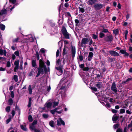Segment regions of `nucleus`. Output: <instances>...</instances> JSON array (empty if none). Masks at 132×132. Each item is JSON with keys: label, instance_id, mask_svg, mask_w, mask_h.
Returning a JSON list of instances; mask_svg holds the SVG:
<instances>
[{"label": "nucleus", "instance_id": "nucleus-1", "mask_svg": "<svg viewBox=\"0 0 132 132\" xmlns=\"http://www.w3.org/2000/svg\"><path fill=\"white\" fill-rule=\"evenodd\" d=\"M38 70L42 72H43L44 70L45 72L46 71L47 68L43 61L41 60L39 61V66L38 68Z\"/></svg>", "mask_w": 132, "mask_h": 132}, {"label": "nucleus", "instance_id": "nucleus-2", "mask_svg": "<svg viewBox=\"0 0 132 132\" xmlns=\"http://www.w3.org/2000/svg\"><path fill=\"white\" fill-rule=\"evenodd\" d=\"M16 2V0H9V5L10 6L9 7V12H11L12 10L15 7L16 4H15Z\"/></svg>", "mask_w": 132, "mask_h": 132}, {"label": "nucleus", "instance_id": "nucleus-3", "mask_svg": "<svg viewBox=\"0 0 132 132\" xmlns=\"http://www.w3.org/2000/svg\"><path fill=\"white\" fill-rule=\"evenodd\" d=\"M62 33L66 38L69 39L70 35L67 32L65 28H63L62 30Z\"/></svg>", "mask_w": 132, "mask_h": 132}, {"label": "nucleus", "instance_id": "nucleus-4", "mask_svg": "<svg viewBox=\"0 0 132 132\" xmlns=\"http://www.w3.org/2000/svg\"><path fill=\"white\" fill-rule=\"evenodd\" d=\"M57 124L58 126H60L61 125L64 126L65 123L64 121L61 118H60L57 121Z\"/></svg>", "mask_w": 132, "mask_h": 132}, {"label": "nucleus", "instance_id": "nucleus-5", "mask_svg": "<svg viewBox=\"0 0 132 132\" xmlns=\"http://www.w3.org/2000/svg\"><path fill=\"white\" fill-rule=\"evenodd\" d=\"M111 89L115 93H116L117 92V88L116 84L115 82H113L111 87Z\"/></svg>", "mask_w": 132, "mask_h": 132}, {"label": "nucleus", "instance_id": "nucleus-6", "mask_svg": "<svg viewBox=\"0 0 132 132\" xmlns=\"http://www.w3.org/2000/svg\"><path fill=\"white\" fill-rule=\"evenodd\" d=\"M55 68L57 70V71L56 72L57 75L58 76L61 75L63 72L62 67H56Z\"/></svg>", "mask_w": 132, "mask_h": 132}, {"label": "nucleus", "instance_id": "nucleus-7", "mask_svg": "<svg viewBox=\"0 0 132 132\" xmlns=\"http://www.w3.org/2000/svg\"><path fill=\"white\" fill-rule=\"evenodd\" d=\"M104 39L106 42H111L113 40V37L112 35H110L105 37Z\"/></svg>", "mask_w": 132, "mask_h": 132}, {"label": "nucleus", "instance_id": "nucleus-8", "mask_svg": "<svg viewBox=\"0 0 132 132\" xmlns=\"http://www.w3.org/2000/svg\"><path fill=\"white\" fill-rule=\"evenodd\" d=\"M103 6V5L101 4H97L94 5V7L96 9L99 10L102 8Z\"/></svg>", "mask_w": 132, "mask_h": 132}, {"label": "nucleus", "instance_id": "nucleus-9", "mask_svg": "<svg viewBox=\"0 0 132 132\" xmlns=\"http://www.w3.org/2000/svg\"><path fill=\"white\" fill-rule=\"evenodd\" d=\"M109 53L112 56H117L119 55V54L117 52L114 51H109Z\"/></svg>", "mask_w": 132, "mask_h": 132}, {"label": "nucleus", "instance_id": "nucleus-10", "mask_svg": "<svg viewBox=\"0 0 132 132\" xmlns=\"http://www.w3.org/2000/svg\"><path fill=\"white\" fill-rule=\"evenodd\" d=\"M88 39L87 38H83L81 41V44L82 45L83 44H87L88 42Z\"/></svg>", "mask_w": 132, "mask_h": 132}, {"label": "nucleus", "instance_id": "nucleus-11", "mask_svg": "<svg viewBox=\"0 0 132 132\" xmlns=\"http://www.w3.org/2000/svg\"><path fill=\"white\" fill-rule=\"evenodd\" d=\"M19 60L15 61L14 63V64L15 67L14 68L15 70H18L19 69Z\"/></svg>", "mask_w": 132, "mask_h": 132}, {"label": "nucleus", "instance_id": "nucleus-12", "mask_svg": "<svg viewBox=\"0 0 132 132\" xmlns=\"http://www.w3.org/2000/svg\"><path fill=\"white\" fill-rule=\"evenodd\" d=\"M57 109H54L51 110L50 112L51 113L53 114H54L55 112H57L59 114H60L61 113V110L60 111H57Z\"/></svg>", "mask_w": 132, "mask_h": 132}, {"label": "nucleus", "instance_id": "nucleus-13", "mask_svg": "<svg viewBox=\"0 0 132 132\" xmlns=\"http://www.w3.org/2000/svg\"><path fill=\"white\" fill-rule=\"evenodd\" d=\"M69 50V48L66 46H65L63 48V55L66 54Z\"/></svg>", "mask_w": 132, "mask_h": 132}, {"label": "nucleus", "instance_id": "nucleus-14", "mask_svg": "<svg viewBox=\"0 0 132 132\" xmlns=\"http://www.w3.org/2000/svg\"><path fill=\"white\" fill-rule=\"evenodd\" d=\"M97 1V0H88V4L92 5L95 3Z\"/></svg>", "mask_w": 132, "mask_h": 132}, {"label": "nucleus", "instance_id": "nucleus-15", "mask_svg": "<svg viewBox=\"0 0 132 132\" xmlns=\"http://www.w3.org/2000/svg\"><path fill=\"white\" fill-rule=\"evenodd\" d=\"M71 53L72 55V57H75L76 53V49L75 47L72 46L71 47Z\"/></svg>", "mask_w": 132, "mask_h": 132}, {"label": "nucleus", "instance_id": "nucleus-16", "mask_svg": "<svg viewBox=\"0 0 132 132\" xmlns=\"http://www.w3.org/2000/svg\"><path fill=\"white\" fill-rule=\"evenodd\" d=\"M28 37L29 40L31 42H33L35 39V38H34L31 35H28Z\"/></svg>", "mask_w": 132, "mask_h": 132}, {"label": "nucleus", "instance_id": "nucleus-17", "mask_svg": "<svg viewBox=\"0 0 132 132\" xmlns=\"http://www.w3.org/2000/svg\"><path fill=\"white\" fill-rule=\"evenodd\" d=\"M93 53L92 52H89L88 57V60L89 61H90L93 57Z\"/></svg>", "mask_w": 132, "mask_h": 132}, {"label": "nucleus", "instance_id": "nucleus-18", "mask_svg": "<svg viewBox=\"0 0 132 132\" xmlns=\"http://www.w3.org/2000/svg\"><path fill=\"white\" fill-rule=\"evenodd\" d=\"M52 104V102H47L46 103L45 105V107L50 108L51 107Z\"/></svg>", "mask_w": 132, "mask_h": 132}, {"label": "nucleus", "instance_id": "nucleus-19", "mask_svg": "<svg viewBox=\"0 0 132 132\" xmlns=\"http://www.w3.org/2000/svg\"><path fill=\"white\" fill-rule=\"evenodd\" d=\"M118 118V117L116 114H114L112 117V120L113 122L115 123Z\"/></svg>", "mask_w": 132, "mask_h": 132}, {"label": "nucleus", "instance_id": "nucleus-20", "mask_svg": "<svg viewBox=\"0 0 132 132\" xmlns=\"http://www.w3.org/2000/svg\"><path fill=\"white\" fill-rule=\"evenodd\" d=\"M6 12L7 10L5 9H4L2 10L0 12V17L1 16L5 14L6 13Z\"/></svg>", "mask_w": 132, "mask_h": 132}, {"label": "nucleus", "instance_id": "nucleus-21", "mask_svg": "<svg viewBox=\"0 0 132 132\" xmlns=\"http://www.w3.org/2000/svg\"><path fill=\"white\" fill-rule=\"evenodd\" d=\"M0 54L1 55H4L5 56L6 55V51L5 50H3L0 49Z\"/></svg>", "mask_w": 132, "mask_h": 132}, {"label": "nucleus", "instance_id": "nucleus-22", "mask_svg": "<svg viewBox=\"0 0 132 132\" xmlns=\"http://www.w3.org/2000/svg\"><path fill=\"white\" fill-rule=\"evenodd\" d=\"M96 86L99 89H100L102 87V83L98 82L96 84Z\"/></svg>", "mask_w": 132, "mask_h": 132}, {"label": "nucleus", "instance_id": "nucleus-23", "mask_svg": "<svg viewBox=\"0 0 132 132\" xmlns=\"http://www.w3.org/2000/svg\"><path fill=\"white\" fill-rule=\"evenodd\" d=\"M31 64L32 66L33 67L36 68L37 67V65L36 64V61L35 60H33L31 62Z\"/></svg>", "mask_w": 132, "mask_h": 132}, {"label": "nucleus", "instance_id": "nucleus-24", "mask_svg": "<svg viewBox=\"0 0 132 132\" xmlns=\"http://www.w3.org/2000/svg\"><path fill=\"white\" fill-rule=\"evenodd\" d=\"M28 90L29 91V93L30 94H31L32 93V88H31V85H30L28 87Z\"/></svg>", "mask_w": 132, "mask_h": 132}, {"label": "nucleus", "instance_id": "nucleus-25", "mask_svg": "<svg viewBox=\"0 0 132 132\" xmlns=\"http://www.w3.org/2000/svg\"><path fill=\"white\" fill-rule=\"evenodd\" d=\"M20 127L21 129L25 131H27V129L26 126L23 125H20Z\"/></svg>", "mask_w": 132, "mask_h": 132}, {"label": "nucleus", "instance_id": "nucleus-26", "mask_svg": "<svg viewBox=\"0 0 132 132\" xmlns=\"http://www.w3.org/2000/svg\"><path fill=\"white\" fill-rule=\"evenodd\" d=\"M35 125H34L32 124L30 125V128L31 130H33L35 129Z\"/></svg>", "mask_w": 132, "mask_h": 132}, {"label": "nucleus", "instance_id": "nucleus-27", "mask_svg": "<svg viewBox=\"0 0 132 132\" xmlns=\"http://www.w3.org/2000/svg\"><path fill=\"white\" fill-rule=\"evenodd\" d=\"M49 125L51 127H54V122L52 120L50 121L49 122Z\"/></svg>", "mask_w": 132, "mask_h": 132}, {"label": "nucleus", "instance_id": "nucleus-28", "mask_svg": "<svg viewBox=\"0 0 132 132\" xmlns=\"http://www.w3.org/2000/svg\"><path fill=\"white\" fill-rule=\"evenodd\" d=\"M65 16L67 17L68 18L72 19L71 14L69 12H67L65 13Z\"/></svg>", "mask_w": 132, "mask_h": 132}, {"label": "nucleus", "instance_id": "nucleus-29", "mask_svg": "<svg viewBox=\"0 0 132 132\" xmlns=\"http://www.w3.org/2000/svg\"><path fill=\"white\" fill-rule=\"evenodd\" d=\"M119 30L117 29L113 30V33L115 35H117L119 34Z\"/></svg>", "mask_w": 132, "mask_h": 132}, {"label": "nucleus", "instance_id": "nucleus-30", "mask_svg": "<svg viewBox=\"0 0 132 132\" xmlns=\"http://www.w3.org/2000/svg\"><path fill=\"white\" fill-rule=\"evenodd\" d=\"M69 18H68V24L70 26H71L72 24V21Z\"/></svg>", "mask_w": 132, "mask_h": 132}, {"label": "nucleus", "instance_id": "nucleus-31", "mask_svg": "<svg viewBox=\"0 0 132 132\" xmlns=\"http://www.w3.org/2000/svg\"><path fill=\"white\" fill-rule=\"evenodd\" d=\"M13 79L16 82H17L18 81V76L17 75H14Z\"/></svg>", "mask_w": 132, "mask_h": 132}, {"label": "nucleus", "instance_id": "nucleus-32", "mask_svg": "<svg viewBox=\"0 0 132 132\" xmlns=\"http://www.w3.org/2000/svg\"><path fill=\"white\" fill-rule=\"evenodd\" d=\"M0 27L1 29L2 30H4L5 29V25H4L3 24H0Z\"/></svg>", "mask_w": 132, "mask_h": 132}, {"label": "nucleus", "instance_id": "nucleus-33", "mask_svg": "<svg viewBox=\"0 0 132 132\" xmlns=\"http://www.w3.org/2000/svg\"><path fill=\"white\" fill-rule=\"evenodd\" d=\"M61 62L60 59H59L56 62V65L57 66L60 65Z\"/></svg>", "mask_w": 132, "mask_h": 132}, {"label": "nucleus", "instance_id": "nucleus-34", "mask_svg": "<svg viewBox=\"0 0 132 132\" xmlns=\"http://www.w3.org/2000/svg\"><path fill=\"white\" fill-rule=\"evenodd\" d=\"M57 109V111H60L61 110V113L63 111V109H62L61 107L60 106H58L57 108H56Z\"/></svg>", "mask_w": 132, "mask_h": 132}, {"label": "nucleus", "instance_id": "nucleus-35", "mask_svg": "<svg viewBox=\"0 0 132 132\" xmlns=\"http://www.w3.org/2000/svg\"><path fill=\"white\" fill-rule=\"evenodd\" d=\"M8 114H7L4 118V119L6 120V123L7 124L8 123Z\"/></svg>", "mask_w": 132, "mask_h": 132}, {"label": "nucleus", "instance_id": "nucleus-36", "mask_svg": "<svg viewBox=\"0 0 132 132\" xmlns=\"http://www.w3.org/2000/svg\"><path fill=\"white\" fill-rule=\"evenodd\" d=\"M13 100L12 98H10L9 99V105H11L13 103Z\"/></svg>", "mask_w": 132, "mask_h": 132}, {"label": "nucleus", "instance_id": "nucleus-37", "mask_svg": "<svg viewBox=\"0 0 132 132\" xmlns=\"http://www.w3.org/2000/svg\"><path fill=\"white\" fill-rule=\"evenodd\" d=\"M28 120L30 122H31L33 120L32 118L31 115H30L28 117Z\"/></svg>", "mask_w": 132, "mask_h": 132}, {"label": "nucleus", "instance_id": "nucleus-38", "mask_svg": "<svg viewBox=\"0 0 132 132\" xmlns=\"http://www.w3.org/2000/svg\"><path fill=\"white\" fill-rule=\"evenodd\" d=\"M31 98H30L29 99L28 102V106L29 108L31 106Z\"/></svg>", "mask_w": 132, "mask_h": 132}, {"label": "nucleus", "instance_id": "nucleus-39", "mask_svg": "<svg viewBox=\"0 0 132 132\" xmlns=\"http://www.w3.org/2000/svg\"><path fill=\"white\" fill-rule=\"evenodd\" d=\"M19 40V38L17 37L16 38L13 39V42L14 43H16L18 42Z\"/></svg>", "mask_w": 132, "mask_h": 132}, {"label": "nucleus", "instance_id": "nucleus-40", "mask_svg": "<svg viewBox=\"0 0 132 132\" xmlns=\"http://www.w3.org/2000/svg\"><path fill=\"white\" fill-rule=\"evenodd\" d=\"M10 95L11 97L13 98L14 97V94L13 91H11L10 93Z\"/></svg>", "mask_w": 132, "mask_h": 132}, {"label": "nucleus", "instance_id": "nucleus-41", "mask_svg": "<svg viewBox=\"0 0 132 132\" xmlns=\"http://www.w3.org/2000/svg\"><path fill=\"white\" fill-rule=\"evenodd\" d=\"M3 92L5 94V97H6V94L7 93L8 89H6L5 88H4Z\"/></svg>", "mask_w": 132, "mask_h": 132}, {"label": "nucleus", "instance_id": "nucleus-42", "mask_svg": "<svg viewBox=\"0 0 132 132\" xmlns=\"http://www.w3.org/2000/svg\"><path fill=\"white\" fill-rule=\"evenodd\" d=\"M103 32H101L100 33V37L101 38H102L104 37V34H103Z\"/></svg>", "mask_w": 132, "mask_h": 132}, {"label": "nucleus", "instance_id": "nucleus-43", "mask_svg": "<svg viewBox=\"0 0 132 132\" xmlns=\"http://www.w3.org/2000/svg\"><path fill=\"white\" fill-rule=\"evenodd\" d=\"M125 110L124 109H121L120 110V113H125Z\"/></svg>", "mask_w": 132, "mask_h": 132}, {"label": "nucleus", "instance_id": "nucleus-44", "mask_svg": "<svg viewBox=\"0 0 132 132\" xmlns=\"http://www.w3.org/2000/svg\"><path fill=\"white\" fill-rule=\"evenodd\" d=\"M43 116L44 118L46 119L48 118V116L47 114H43Z\"/></svg>", "mask_w": 132, "mask_h": 132}, {"label": "nucleus", "instance_id": "nucleus-45", "mask_svg": "<svg viewBox=\"0 0 132 132\" xmlns=\"http://www.w3.org/2000/svg\"><path fill=\"white\" fill-rule=\"evenodd\" d=\"M132 79V78H128L124 82V83H126L127 82L130 81H131Z\"/></svg>", "mask_w": 132, "mask_h": 132}, {"label": "nucleus", "instance_id": "nucleus-46", "mask_svg": "<svg viewBox=\"0 0 132 132\" xmlns=\"http://www.w3.org/2000/svg\"><path fill=\"white\" fill-rule=\"evenodd\" d=\"M79 11L80 12H81L82 13H83L84 12V10L82 8L79 7Z\"/></svg>", "mask_w": 132, "mask_h": 132}, {"label": "nucleus", "instance_id": "nucleus-47", "mask_svg": "<svg viewBox=\"0 0 132 132\" xmlns=\"http://www.w3.org/2000/svg\"><path fill=\"white\" fill-rule=\"evenodd\" d=\"M36 55L37 59L39 60V56L38 52H36Z\"/></svg>", "mask_w": 132, "mask_h": 132}, {"label": "nucleus", "instance_id": "nucleus-48", "mask_svg": "<svg viewBox=\"0 0 132 132\" xmlns=\"http://www.w3.org/2000/svg\"><path fill=\"white\" fill-rule=\"evenodd\" d=\"M58 102H55L54 103V104L53 105V107L55 108V106L58 105Z\"/></svg>", "mask_w": 132, "mask_h": 132}, {"label": "nucleus", "instance_id": "nucleus-49", "mask_svg": "<svg viewBox=\"0 0 132 132\" xmlns=\"http://www.w3.org/2000/svg\"><path fill=\"white\" fill-rule=\"evenodd\" d=\"M93 38L94 39H96L98 38V36L95 34H93L92 35Z\"/></svg>", "mask_w": 132, "mask_h": 132}, {"label": "nucleus", "instance_id": "nucleus-50", "mask_svg": "<svg viewBox=\"0 0 132 132\" xmlns=\"http://www.w3.org/2000/svg\"><path fill=\"white\" fill-rule=\"evenodd\" d=\"M119 124H115L113 126V127L115 129H116L119 127Z\"/></svg>", "mask_w": 132, "mask_h": 132}, {"label": "nucleus", "instance_id": "nucleus-51", "mask_svg": "<svg viewBox=\"0 0 132 132\" xmlns=\"http://www.w3.org/2000/svg\"><path fill=\"white\" fill-rule=\"evenodd\" d=\"M40 51L42 53H44L45 52V49L44 48H42L41 49Z\"/></svg>", "mask_w": 132, "mask_h": 132}, {"label": "nucleus", "instance_id": "nucleus-52", "mask_svg": "<svg viewBox=\"0 0 132 132\" xmlns=\"http://www.w3.org/2000/svg\"><path fill=\"white\" fill-rule=\"evenodd\" d=\"M60 54V51L59 49H58L56 53V57H57L59 56Z\"/></svg>", "mask_w": 132, "mask_h": 132}, {"label": "nucleus", "instance_id": "nucleus-53", "mask_svg": "<svg viewBox=\"0 0 132 132\" xmlns=\"http://www.w3.org/2000/svg\"><path fill=\"white\" fill-rule=\"evenodd\" d=\"M102 32L105 33H107L109 32V31L108 29H104L102 31Z\"/></svg>", "mask_w": 132, "mask_h": 132}, {"label": "nucleus", "instance_id": "nucleus-54", "mask_svg": "<svg viewBox=\"0 0 132 132\" xmlns=\"http://www.w3.org/2000/svg\"><path fill=\"white\" fill-rule=\"evenodd\" d=\"M14 54L17 56H19V53L18 51H16L14 52Z\"/></svg>", "mask_w": 132, "mask_h": 132}, {"label": "nucleus", "instance_id": "nucleus-55", "mask_svg": "<svg viewBox=\"0 0 132 132\" xmlns=\"http://www.w3.org/2000/svg\"><path fill=\"white\" fill-rule=\"evenodd\" d=\"M75 22L76 24V26H77L79 22V21L78 19H75Z\"/></svg>", "mask_w": 132, "mask_h": 132}, {"label": "nucleus", "instance_id": "nucleus-56", "mask_svg": "<svg viewBox=\"0 0 132 132\" xmlns=\"http://www.w3.org/2000/svg\"><path fill=\"white\" fill-rule=\"evenodd\" d=\"M66 84H67V86H63V87L62 88L63 89H64L65 87H67L68 86V84H69V82L68 81H67L66 82H65Z\"/></svg>", "mask_w": 132, "mask_h": 132}, {"label": "nucleus", "instance_id": "nucleus-57", "mask_svg": "<svg viewBox=\"0 0 132 132\" xmlns=\"http://www.w3.org/2000/svg\"><path fill=\"white\" fill-rule=\"evenodd\" d=\"M126 52L125 51L123 50H120V53L123 54H124Z\"/></svg>", "mask_w": 132, "mask_h": 132}, {"label": "nucleus", "instance_id": "nucleus-58", "mask_svg": "<svg viewBox=\"0 0 132 132\" xmlns=\"http://www.w3.org/2000/svg\"><path fill=\"white\" fill-rule=\"evenodd\" d=\"M112 113H117V110L114 109H112Z\"/></svg>", "mask_w": 132, "mask_h": 132}, {"label": "nucleus", "instance_id": "nucleus-59", "mask_svg": "<svg viewBox=\"0 0 132 132\" xmlns=\"http://www.w3.org/2000/svg\"><path fill=\"white\" fill-rule=\"evenodd\" d=\"M79 58L80 61H82L83 60V56L81 55H80L79 56Z\"/></svg>", "mask_w": 132, "mask_h": 132}, {"label": "nucleus", "instance_id": "nucleus-60", "mask_svg": "<svg viewBox=\"0 0 132 132\" xmlns=\"http://www.w3.org/2000/svg\"><path fill=\"white\" fill-rule=\"evenodd\" d=\"M91 89L94 91L96 92L97 91V89L96 87H92L91 88Z\"/></svg>", "mask_w": 132, "mask_h": 132}, {"label": "nucleus", "instance_id": "nucleus-61", "mask_svg": "<svg viewBox=\"0 0 132 132\" xmlns=\"http://www.w3.org/2000/svg\"><path fill=\"white\" fill-rule=\"evenodd\" d=\"M89 69L88 67H85L83 68V70L85 71H87Z\"/></svg>", "mask_w": 132, "mask_h": 132}, {"label": "nucleus", "instance_id": "nucleus-62", "mask_svg": "<svg viewBox=\"0 0 132 132\" xmlns=\"http://www.w3.org/2000/svg\"><path fill=\"white\" fill-rule=\"evenodd\" d=\"M14 88V86L13 85H12L9 88V89L10 90H12Z\"/></svg>", "mask_w": 132, "mask_h": 132}, {"label": "nucleus", "instance_id": "nucleus-63", "mask_svg": "<svg viewBox=\"0 0 132 132\" xmlns=\"http://www.w3.org/2000/svg\"><path fill=\"white\" fill-rule=\"evenodd\" d=\"M116 132H122V130L120 128H118L117 129Z\"/></svg>", "mask_w": 132, "mask_h": 132}, {"label": "nucleus", "instance_id": "nucleus-64", "mask_svg": "<svg viewBox=\"0 0 132 132\" xmlns=\"http://www.w3.org/2000/svg\"><path fill=\"white\" fill-rule=\"evenodd\" d=\"M128 128L132 127V120L131 122V123L128 125Z\"/></svg>", "mask_w": 132, "mask_h": 132}]
</instances>
